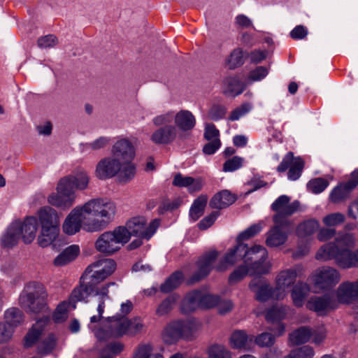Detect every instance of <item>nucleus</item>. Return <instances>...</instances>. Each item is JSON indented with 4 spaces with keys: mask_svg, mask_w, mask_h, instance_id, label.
Here are the masks:
<instances>
[{
    "mask_svg": "<svg viewBox=\"0 0 358 358\" xmlns=\"http://www.w3.org/2000/svg\"><path fill=\"white\" fill-rule=\"evenodd\" d=\"M116 213L115 204L103 198L92 199L73 208L62 224L64 234L72 236L83 228L87 232H98L106 229Z\"/></svg>",
    "mask_w": 358,
    "mask_h": 358,
    "instance_id": "obj_1",
    "label": "nucleus"
},
{
    "mask_svg": "<svg viewBox=\"0 0 358 358\" xmlns=\"http://www.w3.org/2000/svg\"><path fill=\"white\" fill-rule=\"evenodd\" d=\"M115 285V282H110L101 287L94 289L92 283L91 285H80L71 292L69 302L75 305L76 302L83 301L90 297V313H92L94 310L97 312L96 315H92L90 317V323H97L103 318L102 315L105 308V302L110 300L108 288Z\"/></svg>",
    "mask_w": 358,
    "mask_h": 358,
    "instance_id": "obj_2",
    "label": "nucleus"
},
{
    "mask_svg": "<svg viewBox=\"0 0 358 358\" xmlns=\"http://www.w3.org/2000/svg\"><path fill=\"white\" fill-rule=\"evenodd\" d=\"M48 293L44 287L37 282H29L24 288L19 297V303L27 311L39 313L47 308L45 299Z\"/></svg>",
    "mask_w": 358,
    "mask_h": 358,
    "instance_id": "obj_3",
    "label": "nucleus"
},
{
    "mask_svg": "<svg viewBox=\"0 0 358 358\" xmlns=\"http://www.w3.org/2000/svg\"><path fill=\"white\" fill-rule=\"evenodd\" d=\"M129 241V234L124 227L101 234L95 242L96 250L105 255H112Z\"/></svg>",
    "mask_w": 358,
    "mask_h": 358,
    "instance_id": "obj_4",
    "label": "nucleus"
},
{
    "mask_svg": "<svg viewBox=\"0 0 358 358\" xmlns=\"http://www.w3.org/2000/svg\"><path fill=\"white\" fill-rule=\"evenodd\" d=\"M127 317L114 316L101 320L99 327L90 323L89 328L99 341H105L127 335Z\"/></svg>",
    "mask_w": 358,
    "mask_h": 358,
    "instance_id": "obj_5",
    "label": "nucleus"
},
{
    "mask_svg": "<svg viewBox=\"0 0 358 358\" xmlns=\"http://www.w3.org/2000/svg\"><path fill=\"white\" fill-rule=\"evenodd\" d=\"M316 259L320 261L334 259L336 264L343 268L357 266L355 252L348 248H338V245L327 243L322 245L317 251Z\"/></svg>",
    "mask_w": 358,
    "mask_h": 358,
    "instance_id": "obj_6",
    "label": "nucleus"
},
{
    "mask_svg": "<svg viewBox=\"0 0 358 358\" xmlns=\"http://www.w3.org/2000/svg\"><path fill=\"white\" fill-rule=\"evenodd\" d=\"M268 252L265 248L255 245L249 249L247 259L244 261L249 271L250 275H263L268 273L272 266L270 262L266 261Z\"/></svg>",
    "mask_w": 358,
    "mask_h": 358,
    "instance_id": "obj_7",
    "label": "nucleus"
},
{
    "mask_svg": "<svg viewBox=\"0 0 358 358\" xmlns=\"http://www.w3.org/2000/svg\"><path fill=\"white\" fill-rule=\"evenodd\" d=\"M341 280V274L335 268L321 266L315 269L309 280L315 292L329 290L337 285Z\"/></svg>",
    "mask_w": 358,
    "mask_h": 358,
    "instance_id": "obj_8",
    "label": "nucleus"
},
{
    "mask_svg": "<svg viewBox=\"0 0 358 358\" xmlns=\"http://www.w3.org/2000/svg\"><path fill=\"white\" fill-rule=\"evenodd\" d=\"M303 266L297 264L292 268L279 271L275 278L274 294L275 300H282L287 294V289L294 285L298 277L303 273Z\"/></svg>",
    "mask_w": 358,
    "mask_h": 358,
    "instance_id": "obj_9",
    "label": "nucleus"
},
{
    "mask_svg": "<svg viewBox=\"0 0 358 358\" xmlns=\"http://www.w3.org/2000/svg\"><path fill=\"white\" fill-rule=\"evenodd\" d=\"M76 192L66 185L65 180H59L56 192H52L47 198L48 203L57 208L67 210L70 208L76 201Z\"/></svg>",
    "mask_w": 358,
    "mask_h": 358,
    "instance_id": "obj_10",
    "label": "nucleus"
},
{
    "mask_svg": "<svg viewBox=\"0 0 358 358\" xmlns=\"http://www.w3.org/2000/svg\"><path fill=\"white\" fill-rule=\"evenodd\" d=\"M159 224L160 220L155 219L148 225L144 217H135L129 220L124 227L126 228L129 234V240L131 236L150 239L155 233Z\"/></svg>",
    "mask_w": 358,
    "mask_h": 358,
    "instance_id": "obj_11",
    "label": "nucleus"
},
{
    "mask_svg": "<svg viewBox=\"0 0 358 358\" xmlns=\"http://www.w3.org/2000/svg\"><path fill=\"white\" fill-rule=\"evenodd\" d=\"M300 208V203L294 201L290 203V198L286 195L279 196L271 205L275 212L273 221L276 224H289L287 217L296 213Z\"/></svg>",
    "mask_w": 358,
    "mask_h": 358,
    "instance_id": "obj_12",
    "label": "nucleus"
},
{
    "mask_svg": "<svg viewBox=\"0 0 358 358\" xmlns=\"http://www.w3.org/2000/svg\"><path fill=\"white\" fill-rule=\"evenodd\" d=\"M116 269V263L111 259H100L87 266L85 275L90 279V283L100 282L112 275Z\"/></svg>",
    "mask_w": 358,
    "mask_h": 358,
    "instance_id": "obj_13",
    "label": "nucleus"
},
{
    "mask_svg": "<svg viewBox=\"0 0 358 358\" xmlns=\"http://www.w3.org/2000/svg\"><path fill=\"white\" fill-rule=\"evenodd\" d=\"M249 249L246 244L237 242L236 245L227 252L224 259L216 266V269L218 271H224L242 259L246 260Z\"/></svg>",
    "mask_w": 358,
    "mask_h": 358,
    "instance_id": "obj_14",
    "label": "nucleus"
},
{
    "mask_svg": "<svg viewBox=\"0 0 358 358\" xmlns=\"http://www.w3.org/2000/svg\"><path fill=\"white\" fill-rule=\"evenodd\" d=\"M120 169V162L113 157L100 159L95 168L94 175L99 180H107L116 176Z\"/></svg>",
    "mask_w": 358,
    "mask_h": 358,
    "instance_id": "obj_15",
    "label": "nucleus"
},
{
    "mask_svg": "<svg viewBox=\"0 0 358 358\" xmlns=\"http://www.w3.org/2000/svg\"><path fill=\"white\" fill-rule=\"evenodd\" d=\"M303 166V160L300 157H294L293 153L289 152L282 159L277 170L278 172H285L289 167L288 178L296 180L301 176Z\"/></svg>",
    "mask_w": 358,
    "mask_h": 358,
    "instance_id": "obj_16",
    "label": "nucleus"
},
{
    "mask_svg": "<svg viewBox=\"0 0 358 358\" xmlns=\"http://www.w3.org/2000/svg\"><path fill=\"white\" fill-rule=\"evenodd\" d=\"M336 299L338 303L350 304L358 301V280L355 281H345L338 287Z\"/></svg>",
    "mask_w": 358,
    "mask_h": 358,
    "instance_id": "obj_17",
    "label": "nucleus"
},
{
    "mask_svg": "<svg viewBox=\"0 0 358 358\" xmlns=\"http://www.w3.org/2000/svg\"><path fill=\"white\" fill-rule=\"evenodd\" d=\"M337 299H334L328 294L320 296H314L308 299L306 303V308L322 315L336 308L337 307Z\"/></svg>",
    "mask_w": 358,
    "mask_h": 358,
    "instance_id": "obj_18",
    "label": "nucleus"
},
{
    "mask_svg": "<svg viewBox=\"0 0 358 358\" xmlns=\"http://www.w3.org/2000/svg\"><path fill=\"white\" fill-rule=\"evenodd\" d=\"M290 310V308L287 306H273L266 311V320L270 323L277 324L276 329H273L277 336H280L285 332V324L280 322L286 317Z\"/></svg>",
    "mask_w": 358,
    "mask_h": 358,
    "instance_id": "obj_19",
    "label": "nucleus"
},
{
    "mask_svg": "<svg viewBox=\"0 0 358 358\" xmlns=\"http://www.w3.org/2000/svg\"><path fill=\"white\" fill-rule=\"evenodd\" d=\"M250 289L255 294V298L259 301L275 299L274 288L264 278H255L249 284Z\"/></svg>",
    "mask_w": 358,
    "mask_h": 358,
    "instance_id": "obj_20",
    "label": "nucleus"
},
{
    "mask_svg": "<svg viewBox=\"0 0 358 358\" xmlns=\"http://www.w3.org/2000/svg\"><path fill=\"white\" fill-rule=\"evenodd\" d=\"M111 153L114 159L120 162L133 160L135 149L132 143L127 138L118 139L112 146Z\"/></svg>",
    "mask_w": 358,
    "mask_h": 358,
    "instance_id": "obj_21",
    "label": "nucleus"
},
{
    "mask_svg": "<svg viewBox=\"0 0 358 358\" xmlns=\"http://www.w3.org/2000/svg\"><path fill=\"white\" fill-rule=\"evenodd\" d=\"M289 224H276L266 233V244L269 247H278L287 240L289 231L285 229Z\"/></svg>",
    "mask_w": 358,
    "mask_h": 358,
    "instance_id": "obj_22",
    "label": "nucleus"
},
{
    "mask_svg": "<svg viewBox=\"0 0 358 358\" xmlns=\"http://www.w3.org/2000/svg\"><path fill=\"white\" fill-rule=\"evenodd\" d=\"M19 226V232L21 238L26 244L31 243L36 238L37 231V220L35 217L31 216L27 217L23 222L15 221Z\"/></svg>",
    "mask_w": 358,
    "mask_h": 358,
    "instance_id": "obj_23",
    "label": "nucleus"
},
{
    "mask_svg": "<svg viewBox=\"0 0 358 358\" xmlns=\"http://www.w3.org/2000/svg\"><path fill=\"white\" fill-rule=\"evenodd\" d=\"M36 220L40 227L60 226L59 213L50 206H43L36 213Z\"/></svg>",
    "mask_w": 358,
    "mask_h": 358,
    "instance_id": "obj_24",
    "label": "nucleus"
},
{
    "mask_svg": "<svg viewBox=\"0 0 358 358\" xmlns=\"http://www.w3.org/2000/svg\"><path fill=\"white\" fill-rule=\"evenodd\" d=\"M66 182L67 186L71 189L85 190L88 187L90 178L88 173L84 169H77L73 173L62 178Z\"/></svg>",
    "mask_w": 358,
    "mask_h": 358,
    "instance_id": "obj_25",
    "label": "nucleus"
},
{
    "mask_svg": "<svg viewBox=\"0 0 358 358\" xmlns=\"http://www.w3.org/2000/svg\"><path fill=\"white\" fill-rule=\"evenodd\" d=\"M217 257V252L215 250L205 254L197 262L198 271L193 275L191 282L194 283L206 277L211 271L212 265Z\"/></svg>",
    "mask_w": 358,
    "mask_h": 358,
    "instance_id": "obj_26",
    "label": "nucleus"
},
{
    "mask_svg": "<svg viewBox=\"0 0 358 358\" xmlns=\"http://www.w3.org/2000/svg\"><path fill=\"white\" fill-rule=\"evenodd\" d=\"M150 136V140L155 144L166 145L173 142L176 138L175 126L158 127Z\"/></svg>",
    "mask_w": 358,
    "mask_h": 358,
    "instance_id": "obj_27",
    "label": "nucleus"
},
{
    "mask_svg": "<svg viewBox=\"0 0 358 358\" xmlns=\"http://www.w3.org/2000/svg\"><path fill=\"white\" fill-rule=\"evenodd\" d=\"M175 124L176 131H189L192 130L196 125V118L193 113L188 110L175 111Z\"/></svg>",
    "mask_w": 358,
    "mask_h": 358,
    "instance_id": "obj_28",
    "label": "nucleus"
},
{
    "mask_svg": "<svg viewBox=\"0 0 358 358\" xmlns=\"http://www.w3.org/2000/svg\"><path fill=\"white\" fill-rule=\"evenodd\" d=\"M60 234V226L40 227L37 238L38 244L42 248L48 247L55 243Z\"/></svg>",
    "mask_w": 358,
    "mask_h": 358,
    "instance_id": "obj_29",
    "label": "nucleus"
},
{
    "mask_svg": "<svg viewBox=\"0 0 358 358\" xmlns=\"http://www.w3.org/2000/svg\"><path fill=\"white\" fill-rule=\"evenodd\" d=\"M162 338L167 344H173L182 339L180 320H173L168 323L162 333Z\"/></svg>",
    "mask_w": 358,
    "mask_h": 358,
    "instance_id": "obj_30",
    "label": "nucleus"
},
{
    "mask_svg": "<svg viewBox=\"0 0 358 358\" xmlns=\"http://www.w3.org/2000/svg\"><path fill=\"white\" fill-rule=\"evenodd\" d=\"M253 341V336L248 335L244 331H234L229 339V343L231 348L234 349H250Z\"/></svg>",
    "mask_w": 358,
    "mask_h": 358,
    "instance_id": "obj_31",
    "label": "nucleus"
},
{
    "mask_svg": "<svg viewBox=\"0 0 358 358\" xmlns=\"http://www.w3.org/2000/svg\"><path fill=\"white\" fill-rule=\"evenodd\" d=\"M49 322L50 319L47 317L36 321L24 338V345L27 348L32 346L36 342Z\"/></svg>",
    "mask_w": 358,
    "mask_h": 358,
    "instance_id": "obj_32",
    "label": "nucleus"
},
{
    "mask_svg": "<svg viewBox=\"0 0 358 358\" xmlns=\"http://www.w3.org/2000/svg\"><path fill=\"white\" fill-rule=\"evenodd\" d=\"M182 339L191 341L194 339L201 329V324L195 319L179 320Z\"/></svg>",
    "mask_w": 358,
    "mask_h": 358,
    "instance_id": "obj_33",
    "label": "nucleus"
},
{
    "mask_svg": "<svg viewBox=\"0 0 358 358\" xmlns=\"http://www.w3.org/2000/svg\"><path fill=\"white\" fill-rule=\"evenodd\" d=\"M235 195L232 194L228 190H222L213 196L210 201V206L213 208H225L236 201Z\"/></svg>",
    "mask_w": 358,
    "mask_h": 358,
    "instance_id": "obj_34",
    "label": "nucleus"
},
{
    "mask_svg": "<svg viewBox=\"0 0 358 358\" xmlns=\"http://www.w3.org/2000/svg\"><path fill=\"white\" fill-rule=\"evenodd\" d=\"M18 226L19 225L17 224H15V222H13L3 234L1 241V245L4 248H12L18 243L21 238L20 234L18 231L20 229Z\"/></svg>",
    "mask_w": 358,
    "mask_h": 358,
    "instance_id": "obj_35",
    "label": "nucleus"
},
{
    "mask_svg": "<svg viewBox=\"0 0 358 358\" xmlns=\"http://www.w3.org/2000/svg\"><path fill=\"white\" fill-rule=\"evenodd\" d=\"M201 291L195 290L188 293L182 302L181 308L182 312L187 313L195 310L198 308H201Z\"/></svg>",
    "mask_w": 358,
    "mask_h": 358,
    "instance_id": "obj_36",
    "label": "nucleus"
},
{
    "mask_svg": "<svg viewBox=\"0 0 358 358\" xmlns=\"http://www.w3.org/2000/svg\"><path fill=\"white\" fill-rule=\"evenodd\" d=\"M80 248L76 245H72L64 250L54 260L57 266H64L73 261L79 255Z\"/></svg>",
    "mask_w": 358,
    "mask_h": 358,
    "instance_id": "obj_37",
    "label": "nucleus"
},
{
    "mask_svg": "<svg viewBox=\"0 0 358 358\" xmlns=\"http://www.w3.org/2000/svg\"><path fill=\"white\" fill-rule=\"evenodd\" d=\"M223 92L227 96H235L241 94L245 87V84L236 78H227L224 80Z\"/></svg>",
    "mask_w": 358,
    "mask_h": 358,
    "instance_id": "obj_38",
    "label": "nucleus"
},
{
    "mask_svg": "<svg viewBox=\"0 0 358 358\" xmlns=\"http://www.w3.org/2000/svg\"><path fill=\"white\" fill-rule=\"evenodd\" d=\"M308 293V287L306 283L298 282L296 284L291 292V297L294 305L296 307H301Z\"/></svg>",
    "mask_w": 358,
    "mask_h": 358,
    "instance_id": "obj_39",
    "label": "nucleus"
},
{
    "mask_svg": "<svg viewBox=\"0 0 358 358\" xmlns=\"http://www.w3.org/2000/svg\"><path fill=\"white\" fill-rule=\"evenodd\" d=\"M312 336V330L308 327H301L289 334V342L293 345L307 343Z\"/></svg>",
    "mask_w": 358,
    "mask_h": 358,
    "instance_id": "obj_40",
    "label": "nucleus"
},
{
    "mask_svg": "<svg viewBox=\"0 0 358 358\" xmlns=\"http://www.w3.org/2000/svg\"><path fill=\"white\" fill-rule=\"evenodd\" d=\"M178 296L176 295H170L164 299L157 307L155 314L159 317L168 315L175 306Z\"/></svg>",
    "mask_w": 358,
    "mask_h": 358,
    "instance_id": "obj_41",
    "label": "nucleus"
},
{
    "mask_svg": "<svg viewBox=\"0 0 358 358\" xmlns=\"http://www.w3.org/2000/svg\"><path fill=\"white\" fill-rule=\"evenodd\" d=\"M118 173L121 181L127 182L131 180L136 174V166L132 163V160L120 162Z\"/></svg>",
    "mask_w": 358,
    "mask_h": 358,
    "instance_id": "obj_42",
    "label": "nucleus"
},
{
    "mask_svg": "<svg viewBox=\"0 0 358 358\" xmlns=\"http://www.w3.org/2000/svg\"><path fill=\"white\" fill-rule=\"evenodd\" d=\"M76 308V305L71 304L69 301H64L59 303L53 314V320L59 323L65 321L68 317V312L71 309Z\"/></svg>",
    "mask_w": 358,
    "mask_h": 358,
    "instance_id": "obj_43",
    "label": "nucleus"
},
{
    "mask_svg": "<svg viewBox=\"0 0 358 358\" xmlns=\"http://www.w3.org/2000/svg\"><path fill=\"white\" fill-rule=\"evenodd\" d=\"M4 318L5 324L13 329L22 322L23 314L18 308H11L5 312Z\"/></svg>",
    "mask_w": 358,
    "mask_h": 358,
    "instance_id": "obj_44",
    "label": "nucleus"
},
{
    "mask_svg": "<svg viewBox=\"0 0 358 358\" xmlns=\"http://www.w3.org/2000/svg\"><path fill=\"white\" fill-rule=\"evenodd\" d=\"M183 280V275L180 271L173 273L160 287L162 292L168 293L178 287Z\"/></svg>",
    "mask_w": 358,
    "mask_h": 358,
    "instance_id": "obj_45",
    "label": "nucleus"
},
{
    "mask_svg": "<svg viewBox=\"0 0 358 358\" xmlns=\"http://www.w3.org/2000/svg\"><path fill=\"white\" fill-rule=\"evenodd\" d=\"M174 115V110H168L154 117L152 122L155 127L174 126V124H172L173 122H175Z\"/></svg>",
    "mask_w": 358,
    "mask_h": 358,
    "instance_id": "obj_46",
    "label": "nucleus"
},
{
    "mask_svg": "<svg viewBox=\"0 0 358 358\" xmlns=\"http://www.w3.org/2000/svg\"><path fill=\"white\" fill-rule=\"evenodd\" d=\"M57 345V336L53 334H50L40 343L38 350L41 354L47 355L52 353L56 349Z\"/></svg>",
    "mask_w": 358,
    "mask_h": 358,
    "instance_id": "obj_47",
    "label": "nucleus"
},
{
    "mask_svg": "<svg viewBox=\"0 0 358 358\" xmlns=\"http://www.w3.org/2000/svg\"><path fill=\"white\" fill-rule=\"evenodd\" d=\"M319 222L315 220H309L300 224L296 229L299 236L305 237L313 234L319 228Z\"/></svg>",
    "mask_w": 358,
    "mask_h": 358,
    "instance_id": "obj_48",
    "label": "nucleus"
},
{
    "mask_svg": "<svg viewBox=\"0 0 358 358\" xmlns=\"http://www.w3.org/2000/svg\"><path fill=\"white\" fill-rule=\"evenodd\" d=\"M208 358H231V352L224 345L214 344L207 350Z\"/></svg>",
    "mask_w": 358,
    "mask_h": 358,
    "instance_id": "obj_49",
    "label": "nucleus"
},
{
    "mask_svg": "<svg viewBox=\"0 0 358 358\" xmlns=\"http://www.w3.org/2000/svg\"><path fill=\"white\" fill-rule=\"evenodd\" d=\"M206 203L207 198L204 196H199L194 201L189 210V215L194 221L197 220L202 215Z\"/></svg>",
    "mask_w": 358,
    "mask_h": 358,
    "instance_id": "obj_50",
    "label": "nucleus"
},
{
    "mask_svg": "<svg viewBox=\"0 0 358 358\" xmlns=\"http://www.w3.org/2000/svg\"><path fill=\"white\" fill-rule=\"evenodd\" d=\"M133 358H163L162 355L152 353V347L150 344L139 345L134 350Z\"/></svg>",
    "mask_w": 358,
    "mask_h": 358,
    "instance_id": "obj_51",
    "label": "nucleus"
},
{
    "mask_svg": "<svg viewBox=\"0 0 358 358\" xmlns=\"http://www.w3.org/2000/svg\"><path fill=\"white\" fill-rule=\"evenodd\" d=\"M351 190L344 184L336 187L330 194V199L334 203H338L348 197Z\"/></svg>",
    "mask_w": 358,
    "mask_h": 358,
    "instance_id": "obj_52",
    "label": "nucleus"
},
{
    "mask_svg": "<svg viewBox=\"0 0 358 358\" xmlns=\"http://www.w3.org/2000/svg\"><path fill=\"white\" fill-rule=\"evenodd\" d=\"M314 356V349L309 345H304L292 350L286 358H313Z\"/></svg>",
    "mask_w": 358,
    "mask_h": 358,
    "instance_id": "obj_53",
    "label": "nucleus"
},
{
    "mask_svg": "<svg viewBox=\"0 0 358 358\" xmlns=\"http://www.w3.org/2000/svg\"><path fill=\"white\" fill-rule=\"evenodd\" d=\"M329 185V181L322 178H314L308 182L307 188L308 191L314 194H320Z\"/></svg>",
    "mask_w": 358,
    "mask_h": 358,
    "instance_id": "obj_54",
    "label": "nucleus"
},
{
    "mask_svg": "<svg viewBox=\"0 0 358 358\" xmlns=\"http://www.w3.org/2000/svg\"><path fill=\"white\" fill-rule=\"evenodd\" d=\"M127 335L133 336L141 333L144 329V324L140 317L127 318Z\"/></svg>",
    "mask_w": 358,
    "mask_h": 358,
    "instance_id": "obj_55",
    "label": "nucleus"
},
{
    "mask_svg": "<svg viewBox=\"0 0 358 358\" xmlns=\"http://www.w3.org/2000/svg\"><path fill=\"white\" fill-rule=\"evenodd\" d=\"M355 236L352 234H338L334 243H330L333 245H338V248H347L354 245Z\"/></svg>",
    "mask_w": 358,
    "mask_h": 358,
    "instance_id": "obj_56",
    "label": "nucleus"
},
{
    "mask_svg": "<svg viewBox=\"0 0 358 358\" xmlns=\"http://www.w3.org/2000/svg\"><path fill=\"white\" fill-rule=\"evenodd\" d=\"M243 64V51L240 48L234 50L228 59H227V64L229 69H235L240 66Z\"/></svg>",
    "mask_w": 358,
    "mask_h": 358,
    "instance_id": "obj_57",
    "label": "nucleus"
},
{
    "mask_svg": "<svg viewBox=\"0 0 358 358\" xmlns=\"http://www.w3.org/2000/svg\"><path fill=\"white\" fill-rule=\"evenodd\" d=\"M262 229V224L257 223L251 225L242 233L239 234L237 238V242L241 243L242 241L250 239L259 234Z\"/></svg>",
    "mask_w": 358,
    "mask_h": 358,
    "instance_id": "obj_58",
    "label": "nucleus"
},
{
    "mask_svg": "<svg viewBox=\"0 0 358 358\" xmlns=\"http://www.w3.org/2000/svg\"><path fill=\"white\" fill-rule=\"evenodd\" d=\"M248 274L249 275V271L246 264H243L231 273L229 282L230 284H235L243 280Z\"/></svg>",
    "mask_w": 358,
    "mask_h": 358,
    "instance_id": "obj_59",
    "label": "nucleus"
},
{
    "mask_svg": "<svg viewBox=\"0 0 358 358\" xmlns=\"http://www.w3.org/2000/svg\"><path fill=\"white\" fill-rule=\"evenodd\" d=\"M322 221L327 226L334 227L344 222L345 215L341 213H331L324 217Z\"/></svg>",
    "mask_w": 358,
    "mask_h": 358,
    "instance_id": "obj_60",
    "label": "nucleus"
},
{
    "mask_svg": "<svg viewBox=\"0 0 358 358\" xmlns=\"http://www.w3.org/2000/svg\"><path fill=\"white\" fill-rule=\"evenodd\" d=\"M201 308H209L217 306L220 299L218 296L211 294L206 291H201Z\"/></svg>",
    "mask_w": 358,
    "mask_h": 358,
    "instance_id": "obj_61",
    "label": "nucleus"
},
{
    "mask_svg": "<svg viewBox=\"0 0 358 358\" xmlns=\"http://www.w3.org/2000/svg\"><path fill=\"white\" fill-rule=\"evenodd\" d=\"M251 109V104L248 103H243L231 111L229 120L231 121H236L249 113Z\"/></svg>",
    "mask_w": 358,
    "mask_h": 358,
    "instance_id": "obj_62",
    "label": "nucleus"
},
{
    "mask_svg": "<svg viewBox=\"0 0 358 358\" xmlns=\"http://www.w3.org/2000/svg\"><path fill=\"white\" fill-rule=\"evenodd\" d=\"M268 73V69L262 66H257L251 71L248 76V80L252 82L260 81Z\"/></svg>",
    "mask_w": 358,
    "mask_h": 358,
    "instance_id": "obj_63",
    "label": "nucleus"
},
{
    "mask_svg": "<svg viewBox=\"0 0 358 358\" xmlns=\"http://www.w3.org/2000/svg\"><path fill=\"white\" fill-rule=\"evenodd\" d=\"M244 159L240 157H234L226 161L223 165V171L225 172L234 171L242 166Z\"/></svg>",
    "mask_w": 358,
    "mask_h": 358,
    "instance_id": "obj_64",
    "label": "nucleus"
}]
</instances>
